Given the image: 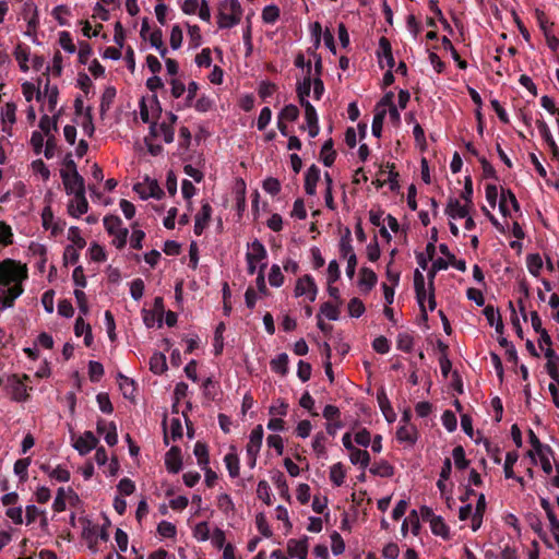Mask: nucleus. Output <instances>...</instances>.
Listing matches in <instances>:
<instances>
[{
	"mask_svg": "<svg viewBox=\"0 0 559 559\" xmlns=\"http://www.w3.org/2000/svg\"><path fill=\"white\" fill-rule=\"evenodd\" d=\"M144 282L142 278H135L130 284V295L134 300H140L144 293Z\"/></svg>",
	"mask_w": 559,
	"mask_h": 559,
	"instance_id": "e2e57ef3",
	"label": "nucleus"
},
{
	"mask_svg": "<svg viewBox=\"0 0 559 559\" xmlns=\"http://www.w3.org/2000/svg\"><path fill=\"white\" fill-rule=\"evenodd\" d=\"M333 145V139L330 138L323 143L321 147L320 159L326 167H331L336 158V152L334 151Z\"/></svg>",
	"mask_w": 559,
	"mask_h": 559,
	"instance_id": "412c9836",
	"label": "nucleus"
},
{
	"mask_svg": "<svg viewBox=\"0 0 559 559\" xmlns=\"http://www.w3.org/2000/svg\"><path fill=\"white\" fill-rule=\"evenodd\" d=\"M242 15V9L238 0H224L218 7V27L231 28L237 25Z\"/></svg>",
	"mask_w": 559,
	"mask_h": 559,
	"instance_id": "f03ea898",
	"label": "nucleus"
},
{
	"mask_svg": "<svg viewBox=\"0 0 559 559\" xmlns=\"http://www.w3.org/2000/svg\"><path fill=\"white\" fill-rule=\"evenodd\" d=\"M98 444V439L94 436L92 431H85L81 437L76 439L74 442V448L81 455H86L93 449H95Z\"/></svg>",
	"mask_w": 559,
	"mask_h": 559,
	"instance_id": "0eeeda50",
	"label": "nucleus"
},
{
	"mask_svg": "<svg viewBox=\"0 0 559 559\" xmlns=\"http://www.w3.org/2000/svg\"><path fill=\"white\" fill-rule=\"evenodd\" d=\"M299 117V109L296 105L289 104L278 114V120L295 121Z\"/></svg>",
	"mask_w": 559,
	"mask_h": 559,
	"instance_id": "49530a36",
	"label": "nucleus"
},
{
	"mask_svg": "<svg viewBox=\"0 0 559 559\" xmlns=\"http://www.w3.org/2000/svg\"><path fill=\"white\" fill-rule=\"evenodd\" d=\"M165 465L169 473L177 474L182 468L181 449L177 445L171 447L165 454Z\"/></svg>",
	"mask_w": 559,
	"mask_h": 559,
	"instance_id": "423d86ee",
	"label": "nucleus"
},
{
	"mask_svg": "<svg viewBox=\"0 0 559 559\" xmlns=\"http://www.w3.org/2000/svg\"><path fill=\"white\" fill-rule=\"evenodd\" d=\"M60 177L68 194H74L85 191V180L78 173H70L68 170H60Z\"/></svg>",
	"mask_w": 559,
	"mask_h": 559,
	"instance_id": "7ed1b4c3",
	"label": "nucleus"
},
{
	"mask_svg": "<svg viewBox=\"0 0 559 559\" xmlns=\"http://www.w3.org/2000/svg\"><path fill=\"white\" fill-rule=\"evenodd\" d=\"M386 116V109L382 108L381 110H376L373 120H372V134L376 138H380L382 133L384 118Z\"/></svg>",
	"mask_w": 559,
	"mask_h": 559,
	"instance_id": "e433bc0d",
	"label": "nucleus"
},
{
	"mask_svg": "<svg viewBox=\"0 0 559 559\" xmlns=\"http://www.w3.org/2000/svg\"><path fill=\"white\" fill-rule=\"evenodd\" d=\"M545 356L548 359L546 364L547 373L559 384V356L551 347L546 349Z\"/></svg>",
	"mask_w": 559,
	"mask_h": 559,
	"instance_id": "dca6fc26",
	"label": "nucleus"
},
{
	"mask_svg": "<svg viewBox=\"0 0 559 559\" xmlns=\"http://www.w3.org/2000/svg\"><path fill=\"white\" fill-rule=\"evenodd\" d=\"M88 376L92 382H98L104 376V367L100 362L91 360L88 364Z\"/></svg>",
	"mask_w": 559,
	"mask_h": 559,
	"instance_id": "4d7b16f0",
	"label": "nucleus"
},
{
	"mask_svg": "<svg viewBox=\"0 0 559 559\" xmlns=\"http://www.w3.org/2000/svg\"><path fill=\"white\" fill-rule=\"evenodd\" d=\"M63 15H71L69 7L60 4L52 10V16L57 20L58 24L61 26H69V21L63 19Z\"/></svg>",
	"mask_w": 559,
	"mask_h": 559,
	"instance_id": "09e8293b",
	"label": "nucleus"
},
{
	"mask_svg": "<svg viewBox=\"0 0 559 559\" xmlns=\"http://www.w3.org/2000/svg\"><path fill=\"white\" fill-rule=\"evenodd\" d=\"M193 453L201 468H205L210 463L207 445L203 442L198 441L194 445Z\"/></svg>",
	"mask_w": 559,
	"mask_h": 559,
	"instance_id": "2f4dec72",
	"label": "nucleus"
},
{
	"mask_svg": "<svg viewBox=\"0 0 559 559\" xmlns=\"http://www.w3.org/2000/svg\"><path fill=\"white\" fill-rule=\"evenodd\" d=\"M377 57L379 59V66L381 69L384 68L382 59L385 60V63L389 69H393V67L395 66L391 43L384 36L380 37L379 39V49L377 50Z\"/></svg>",
	"mask_w": 559,
	"mask_h": 559,
	"instance_id": "39448f33",
	"label": "nucleus"
},
{
	"mask_svg": "<svg viewBox=\"0 0 559 559\" xmlns=\"http://www.w3.org/2000/svg\"><path fill=\"white\" fill-rule=\"evenodd\" d=\"M117 91L114 86H108L105 88L102 99H100V111L105 112L107 111L111 104L114 103V99L116 97Z\"/></svg>",
	"mask_w": 559,
	"mask_h": 559,
	"instance_id": "ea45409f",
	"label": "nucleus"
},
{
	"mask_svg": "<svg viewBox=\"0 0 559 559\" xmlns=\"http://www.w3.org/2000/svg\"><path fill=\"white\" fill-rule=\"evenodd\" d=\"M263 436L264 431L262 425L255 426L249 437L247 454L258 455L262 447Z\"/></svg>",
	"mask_w": 559,
	"mask_h": 559,
	"instance_id": "2eb2a0df",
	"label": "nucleus"
},
{
	"mask_svg": "<svg viewBox=\"0 0 559 559\" xmlns=\"http://www.w3.org/2000/svg\"><path fill=\"white\" fill-rule=\"evenodd\" d=\"M288 355L286 353H282L271 360L270 366L272 371L285 376L288 372Z\"/></svg>",
	"mask_w": 559,
	"mask_h": 559,
	"instance_id": "bb28decb",
	"label": "nucleus"
},
{
	"mask_svg": "<svg viewBox=\"0 0 559 559\" xmlns=\"http://www.w3.org/2000/svg\"><path fill=\"white\" fill-rule=\"evenodd\" d=\"M104 227L107 230V233L111 236L117 234V230H119L122 227V221L117 215H107L104 217Z\"/></svg>",
	"mask_w": 559,
	"mask_h": 559,
	"instance_id": "c9c22d12",
	"label": "nucleus"
},
{
	"mask_svg": "<svg viewBox=\"0 0 559 559\" xmlns=\"http://www.w3.org/2000/svg\"><path fill=\"white\" fill-rule=\"evenodd\" d=\"M370 473L380 477H392L394 475V467L388 461H380L373 463L370 467Z\"/></svg>",
	"mask_w": 559,
	"mask_h": 559,
	"instance_id": "a878e982",
	"label": "nucleus"
},
{
	"mask_svg": "<svg viewBox=\"0 0 559 559\" xmlns=\"http://www.w3.org/2000/svg\"><path fill=\"white\" fill-rule=\"evenodd\" d=\"M345 476H346V472L341 462L335 463L334 465L331 466L330 479L335 486H337V487L342 486L344 483Z\"/></svg>",
	"mask_w": 559,
	"mask_h": 559,
	"instance_id": "f704fd0d",
	"label": "nucleus"
},
{
	"mask_svg": "<svg viewBox=\"0 0 559 559\" xmlns=\"http://www.w3.org/2000/svg\"><path fill=\"white\" fill-rule=\"evenodd\" d=\"M325 316L329 320L336 321L340 317V310L337 306L332 305L330 301H325L320 307V313Z\"/></svg>",
	"mask_w": 559,
	"mask_h": 559,
	"instance_id": "3c124183",
	"label": "nucleus"
},
{
	"mask_svg": "<svg viewBox=\"0 0 559 559\" xmlns=\"http://www.w3.org/2000/svg\"><path fill=\"white\" fill-rule=\"evenodd\" d=\"M7 287L8 289L4 292L5 296L3 298L0 297V300L3 308H11L13 307L15 299L23 294L24 289L21 283Z\"/></svg>",
	"mask_w": 559,
	"mask_h": 559,
	"instance_id": "6ab92c4d",
	"label": "nucleus"
},
{
	"mask_svg": "<svg viewBox=\"0 0 559 559\" xmlns=\"http://www.w3.org/2000/svg\"><path fill=\"white\" fill-rule=\"evenodd\" d=\"M272 480H273L274 485L276 486V488L278 489L281 496L289 498L288 485H287L285 475L282 472L276 471L272 476Z\"/></svg>",
	"mask_w": 559,
	"mask_h": 559,
	"instance_id": "c03bdc74",
	"label": "nucleus"
},
{
	"mask_svg": "<svg viewBox=\"0 0 559 559\" xmlns=\"http://www.w3.org/2000/svg\"><path fill=\"white\" fill-rule=\"evenodd\" d=\"M378 405L389 423H393L396 419V414L391 405V402L386 395L384 388H381L377 392Z\"/></svg>",
	"mask_w": 559,
	"mask_h": 559,
	"instance_id": "ddd939ff",
	"label": "nucleus"
},
{
	"mask_svg": "<svg viewBox=\"0 0 559 559\" xmlns=\"http://www.w3.org/2000/svg\"><path fill=\"white\" fill-rule=\"evenodd\" d=\"M84 522V527H83V533H82V536L83 538L90 540V544H88V547L90 549H92L93 551H96L97 548H96V542H93V537L96 535V532H97V526H92L90 521L87 520H83Z\"/></svg>",
	"mask_w": 559,
	"mask_h": 559,
	"instance_id": "8fccbe9b",
	"label": "nucleus"
},
{
	"mask_svg": "<svg viewBox=\"0 0 559 559\" xmlns=\"http://www.w3.org/2000/svg\"><path fill=\"white\" fill-rule=\"evenodd\" d=\"M150 370L155 374H162L167 370L166 357L162 353H154L150 358Z\"/></svg>",
	"mask_w": 559,
	"mask_h": 559,
	"instance_id": "393cba45",
	"label": "nucleus"
},
{
	"mask_svg": "<svg viewBox=\"0 0 559 559\" xmlns=\"http://www.w3.org/2000/svg\"><path fill=\"white\" fill-rule=\"evenodd\" d=\"M396 438L401 442L414 444L417 440V430L413 425H403L399 427Z\"/></svg>",
	"mask_w": 559,
	"mask_h": 559,
	"instance_id": "4be33fe9",
	"label": "nucleus"
},
{
	"mask_svg": "<svg viewBox=\"0 0 559 559\" xmlns=\"http://www.w3.org/2000/svg\"><path fill=\"white\" fill-rule=\"evenodd\" d=\"M250 249L251 250L246 253V260L261 262L267 257V252L264 245L258 239H254L250 243Z\"/></svg>",
	"mask_w": 559,
	"mask_h": 559,
	"instance_id": "a211bd4d",
	"label": "nucleus"
},
{
	"mask_svg": "<svg viewBox=\"0 0 559 559\" xmlns=\"http://www.w3.org/2000/svg\"><path fill=\"white\" fill-rule=\"evenodd\" d=\"M372 348L379 354H386L391 348V344L385 336L381 335L373 340Z\"/></svg>",
	"mask_w": 559,
	"mask_h": 559,
	"instance_id": "774afa93",
	"label": "nucleus"
},
{
	"mask_svg": "<svg viewBox=\"0 0 559 559\" xmlns=\"http://www.w3.org/2000/svg\"><path fill=\"white\" fill-rule=\"evenodd\" d=\"M88 211V202L85 197V191L75 193L74 200L70 201L68 205L69 215L78 218Z\"/></svg>",
	"mask_w": 559,
	"mask_h": 559,
	"instance_id": "1a4fd4ad",
	"label": "nucleus"
},
{
	"mask_svg": "<svg viewBox=\"0 0 559 559\" xmlns=\"http://www.w3.org/2000/svg\"><path fill=\"white\" fill-rule=\"evenodd\" d=\"M445 214L451 218H464L468 216V209L463 206L457 199L451 198L447 204Z\"/></svg>",
	"mask_w": 559,
	"mask_h": 559,
	"instance_id": "aec40b11",
	"label": "nucleus"
},
{
	"mask_svg": "<svg viewBox=\"0 0 559 559\" xmlns=\"http://www.w3.org/2000/svg\"><path fill=\"white\" fill-rule=\"evenodd\" d=\"M311 70L312 64L310 61H308L306 76L304 78L302 81L297 82L296 93L300 105L305 104V102H309L307 97L310 95L312 86Z\"/></svg>",
	"mask_w": 559,
	"mask_h": 559,
	"instance_id": "6e6552de",
	"label": "nucleus"
},
{
	"mask_svg": "<svg viewBox=\"0 0 559 559\" xmlns=\"http://www.w3.org/2000/svg\"><path fill=\"white\" fill-rule=\"evenodd\" d=\"M255 524L259 532L266 538L273 535L272 530L269 526L266 518L263 513H259L255 518Z\"/></svg>",
	"mask_w": 559,
	"mask_h": 559,
	"instance_id": "69168bd1",
	"label": "nucleus"
},
{
	"mask_svg": "<svg viewBox=\"0 0 559 559\" xmlns=\"http://www.w3.org/2000/svg\"><path fill=\"white\" fill-rule=\"evenodd\" d=\"M134 190L140 194L141 199L143 200H146L148 198L160 200L165 194L156 180L150 181L145 190L142 188L141 183H136L134 186Z\"/></svg>",
	"mask_w": 559,
	"mask_h": 559,
	"instance_id": "4468645a",
	"label": "nucleus"
},
{
	"mask_svg": "<svg viewBox=\"0 0 559 559\" xmlns=\"http://www.w3.org/2000/svg\"><path fill=\"white\" fill-rule=\"evenodd\" d=\"M441 420H442V425L449 432H453L457 427L456 416L450 409H447L443 412V414L441 416Z\"/></svg>",
	"mask_w": 559,
	"mask_h": 559,
	"instance_id": "864d4df0",
	"label": "nucleus"
},
{
	"mask_svg": "<svg viewBox=\"0 0 559 559\" xmlns=\"http://www.w3.org/2000/svg\"><path fill=\"white\" fill-rule=\"evenodd\" d=\"M526 264L528 272L537 277L539 276L540 270L543 267V260L542 257L538 253H532L528 254L526 258Z\"/></svg>",
	"mask_w": 559,
	"mask_h": 559,
	"instance_id": "72a5a7b5",
	"label": "nucleus"
},
{
	"mask_svg": "<svg viewBox=\"0 0 559 559\" xmlns=\"http://www.w3.org/2000/svg\"><path fill=\"white\" fill-rule=\"evenodd\" d=\"M225 323L221 322L216 329L214 334V354L215 356H219L224 349V338L223 333L225 331Z\"/></svg>",
	"mask_w": 559,
	"mask_h": 559,
	"instance_id": "a19ab883",
	"label": "nucleus"
},
{
	"mask_svg": "<svg viewBox=\"0 0 559 559\" xmlns=\"http://www.w3.org/2000/svg\"><path fill=\"white\" fill-rule=\"evenodd\" d=\"M27 278L26 266L21 265L20 262L5 259L0 262V285L12 286L21 283Z\"/></svg>",
	"mask_w": 559,
	"mask_h": 559,
	"instance_id": "f257e3e1",
	"label": "nucleus"
},
{
	"mask_svg": "<svg viewBox=\"0 0 559 559\" xmlns=\"http://www.w3.org/2000/svg\"><path fill=\"white\" fill-rule=\"evenodd\" d=\"M13 55L16 61L19 62L21 71L27 72L29 69L27 64L29 59V47H27L24 44H17Z\"/></svg>",
	"mask_w": 559,
	"mask_h": 559,
	"instance_id": "5701e85b",
	"label": "nucleus"
},
{
	"mask_svg": "<svg viewBox=\"0 0 559 559\" xmlns=\"http://www.w3.org/2000/svg\"><path fill=\"white\" fill-rule=\"evenodd\" d=\"M224 462L226 464V467L228 469L229 476L231 478H236L239 476V457L235 452L227 453L224 457Z\"/></svg>",
	"mask_w": 559,
	"mask_h": 559,
	"instance_id": "473e14b6",
	"label": "nucleus"
},
{
	"mask_svg": "<svg viewBox=\"0 0 559 559\" xmlns=\"http://www.w3.org/2000/svg\"><path fill=\"white\" fill-rule=\"evenodd\" d=\"M277 90L276 84L270 82V81H262L259 85V96L264 100L269 97H271Z\"/></svg>",
	"mask_w": 559,
	"mask_h": 559,
	"instance_id": "bf43d9fd",
	"label": "nucleus"
},
{
	"mask_svg": "<svg viewBox=\"0 0 559 559\" xmlns=\"http://www.w3.org/2000/svg\"><path fill=\"white\" fill-rule=\"evenodd\" d=\"M365 305L359 298L354 297L349 300L348 312L350 317L359 318L365 312Z\"/></svg>",
	"mask_w": 559,
	"mask_h": 559,
	"instance_id": "6e6d98bb",
	"label": "nucleus"
},
{
	"mask_svg": "<svg viewBox=\"0 0 559 559\" xmlns=\"http://www.w3.org/2000/svg\"><path fill=\"white\" fill-rule=\"evenodd\" d=\"M360 275L359 286L364 287L366 290H370L377 284L378 277L371 269L362 267Z\"/></svg>",
	"mask_w": 559,
	"mask_h": 559,
	"instance_id": "7c9ffc66",
	"label": "nucleus"
},
{
	"mask_svg": "<svg viewBox=\"0 0 559 559\" xmlns=\"http://www.w3.org/2000/svg\"><path fill=\"white\" fill-rule=\"evenodd\" d=\"M326 441V437L323 432H318L312 441L313 451L318 456H323L326 453L324 442Z\"/></svg>",
	"mask_w": 559,
	"mask_h": 559,
	"instance_id": "0e129e2a",
	"label": "nucleus"
},
{
	"mask_svg": "<svg viewBox=\"0 0 559 559\" xmlns=\"http://www.w3.org/2000/svg\"><path fill=\"white\" fill-rule=\"evenodd\" d=\"M119 378V386L122 391V394L126 399H133L135 393V382L133 379L126 377L122 373L118 374Z\"/></svg>",
	"mask_w": 559,
	"mask_h": 559,
	"instance_id": "c85d7f7f",
	"label": "nucleus"
},
{
	"mask_svg": "<svg viewBox=\"0 0 559 559\" xmlns=\"http://www.w3.org/2000/svg\"><path fill=\"white\" fill-rule=\"evenodd\" d=\"M519 459V454L516 451H509L506 455V461H504V476L506 478H515L514 476V472H513V466L514 464L516 463Z\"/></svg>",
	"mask_w": 559,
	"mask_h": 559,
	"instance_id": "37998d69",
	"label": "nucleus"
},
{
	"mask_svg": "<svg viewBox=\"0 0 559 559\" xmlns=\"http://www.w3.org/2000/svg\"><path fill=\"white\" fill-rule=\"evenodd\" d=\"M528 441L537 454L544 451L552 454L551 448L549 445H544L532 429H528Z\"/></svg>",
	"mask_w": 559,
	"mask_h": 559,
	"instance_id": "5fc2aeb1",
	"label": "nucleus"
},
{
	"mask_svg": "<svg viewBox=\"0 0 559 559\" xmlns=\"http://www.w3.org/2000/svg\"><path fill=\"white\" fill-rule=\"evenodd\" d=\"M58 117H59V114L53 117L44 115L40 118L39 128H40L41 132L45 134V136L52 135L51 130H55V131L58 130Z\"/></svg>",
	"mask_w": 559,
	"mask_h": 559,
	"instance_id": "c756f323",
	"label": "nucleus"
},
{
	"mask_svg": "<svg viewBox=\"0 0 559 559\" xmlns=\"http://www.w3.org/2000/svg\"><path fill=\"white\" fill-rule=\"evenodd\" d=\"M13 242V233L10 225L5 222H0V243L3 246L11 245Z\"/></svg>",
	"mask_w": 559,
	"mask_h": 559,
	"instance_id": "13d9d810",
	"label": "nucleus"
},
{
	"mask_svg": "<svg viewBox=\"0 0 559 559\" xmlns=\"http://www.w3.org/2000/svg\"><path fill=\"white\" fill-rule=\"evenodd\" d=\"M217 506L219 510L226 514L229 513L230 511H234L235 509V504L230 496L227 493H222L217 497Z\"/></svg>",
	"mask_w": 559,
	"mask_h": 559,
	"instance_id": "338daca9",
	"label": "nucleus"
},
{
	"mask_svg": "<svg viewBox=\"0 0 559 559\" xmlns=\"http://www.w3.org/2000/svg\"><path fill=\"white\" fill-rule=\"evenodd\" d=\"M486 510V499L485 495L480 493L476 503L475 512L472 518V530L474 532L478 531L483 524V518Z\"/></svg>",
	"mask_w": 559,
	"mask_h": 559,
	"instance_id": "f3484780",
	"label": "nucleus"
},
{
	"mask_svg": "<svg viewBox=\"0 0 559 559\" xmlns=\"http://www.w3.org/2000/svg\"><path fill=\"white\" fill-rule=\"evenodd\" d=\"M59 44L69 53H74L76 50V47L72 41L71 34L67 31L59 34Z\"/></svg>",
	"mask_w": 559,
	"mask_h": 559,
	"instance_id": "052dcab7",
	"label": "nucleus"
},
{
	"mask_svg": "<svg viewBox=\"0 0 559 559\" xmlns=\"http://www.w3.org/2000/svg\"><path fill=\"white\" fill-rule=\"evenodd\" d=\"M430 528L432 534L442 537L444 540H449L451 538L450 528L440 515H438L436 519H432Z\"/></svg>",
	"mask_w": 559,
	"mask_h": 559,
	"instance_id": "b1692460",
	"label": "nucleus"
},
{
	"mask_svg": "<svg viewBox=\"0 0 559 559\" xmlns=\"http://www.w3.org/2000/svg\"><path fill=\"white\" fill-rule=\"evenodd\" d=\"M212 211L210 203L205 202L202 204L201 210L195 215L194 234L197 236H200L207 226L212 216Z\"/></svg>",
	"mask_w": 559,
	"mask_h": 559,
	"instance_id": "f8f14e48",
	"label": "nucleus"
},
{
	"mask_svg": "<svg viewBox=\"0 0 559 559\" xmlns=\"http://www.w3.org/2000/svg\"><path fill=\"white\" fill-rule=\"evenodd\" d=\"M287 551L290 557H296L298 559H307L308 538L306 536L300 539L290 538L287 542Z\"/></svg>",
	"mask_w": 559,
	"mask_h": 559,
	"instance_id": "9d476101",
	"label": "nucleus"
},
{
	"mask_svg": "<svg viewBox=\"0 0 559 559\" xmlns=\"http://www.w3.org/2000/svg\"><path fill=\"white\" fill-rule=\"evenodd\" d=\"M349 459L354 465L359 464L362 469H365L370 463L369 452L357 448L350 451Z\"/></svg>",
	"mask_w": 559,
	"mask_h": 559,
	"instance_id": "cd10ccee",
	"label": "nucleus"
},
{
	"mask_svg": "<svg viewBox=\"0 0 559 559\" xmlns=\"http://www.w3.org/2000/svg\"><path fill=\"white\" fill-rule=\"evenodd\" d=\"M68 239L74 248L83 249L86 246L85 239L81 236V230L76 226H71L68 231Z\"/></svg>",
	"mask_w": 559,
	"mask_h": 559,
	"instance_id": "79ce46f5",
	"label": "nucleus"
},
{
	"mask_svg": "<svg viewBox=\"0 0 559 559\" xmlns=\"http://www.w3.org/2000/svg\"><path fill=\"white\" fill-rule=\"evenodd\" d=\"M320 168L312 164L305 174V191L308 195L317 193V183L320 180Z\"/></svg>",
	"mask_w": 559,
	"mask_h": 559,
	"instance_id": "9b49d317",
	"label": "nucleus"
},
{
	"mask_svg": "<svg viewBox=\"0 0 559 559\" xmlns=\"http://www.w3.org/2000/svg\"><path fill=\"white\" fill-rule=\"evenodd\" d=\"M31 464V459H20L14 463V473L20 477L21 481L27 479V468Z\"/></svg>",
	"mask_w": 559,
	"mask_h": 559,
	"instance_id": "603ef678",
	"label": "nucleus"
},
{
	"mask_svg": "<svg viewBox=\"0 0 559 559\" xmlns=\"http://www.w3.org/2000/svg\"><path fill=\"white\" fill-rule=\"evenodd\" d=\"M96 401L99 409L105 414H111L114 412V406L110 402L109 395L107 393H98L96 396Z\"/></svg>",
	"mask_w": 559,
	"mask_h": 559,
	"instance_id": "680f3d73",
	"label": "nucleus"
},
{
	"mask_svg": "<svg viewBox=\"0 0 559 559\" xmlns=\"http://www.w3.org/2000/svg\"><path fill=\"white\" fill-rule=\"evenodd\" d=\"M294 292L296 297L306 295L309 301L313 302L318 295V286L314 282L313 276L310 274H306L299 277L296 282Z\"/></svg>",
	"mask_w": 559,
	"mask_h": 559,
	"instance_id": "20e7f679",
	"label": "nucleus"
},
{
	"mask_svg": "<svg viewBox=\"0 0 559 559\" xmlns=\"http://www.w3.org/2000/svg\"><path fill=\"white\" fill-rule=\"evenodd\" d=\"M454 464L459 469H465L469 465V461L465 457V450L462 445H456L452 451Z\"/></svg>",
	"mask_w": 559,
	"mask_h": 559,
	"instance_id": "58836bf2",
	"label": "nucleus"
},
{
	"mask_svg": "<svg viewBox=\"0 0 559 559\" xmlns=\"http://www.w3.org/2000/svg\"><path fill=\"white\" fill-rule=\"evenodd\" d=\"M280 19V9L275 4L266 5L262 11V20L266 24H274Z\"/></svg>",
	"mask_w": 559,
	"mask_h": 559,
	"instance_id": "a18cd8bd",
	"label": "nucleus"
},
{
	"mask_svg": "<svg viewBox=\"0 0 559 559\" xmlns=\"http://www.w3.org/2000/svg\"><path fill=\"white\" fill-rule=\"evenodd\" d=\"M396 346L402 352L411 353L414 346V337L407 332L399 333Z\"/></svg>",
	"mask_w": 559,
	"mask_h": 559,
	"instance_id": "4c0bfd02",
	"label": "nucleus"
},
{
	"mask_svg": "<svg viewBox=\"0 0 559 559\" xmlns=\"http://www.w3.org/2000/svg\"><path fill=\"white\" fill-rule=\"evenodd\" d=\"M269 283L273 287H281L284 284V275L280 265L273 264L269 273Z\"/></svg>",
	"mask_w": 559,
	"mask_h": 559,
	"instance_id": "de8ad7c7",
	"label": "nucleus"
}]
</instances>
